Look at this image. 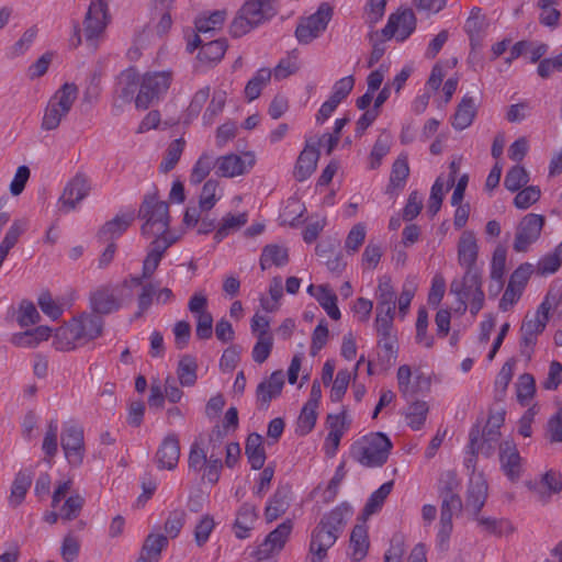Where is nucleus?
<instances>
[{
	"instance_id": "f257e3e1",
	"label": "nucleus",
	"mask_w": 562,
	"mask_h": 562,
	"mask_svg": "<svg viewBox=\"0 0 562 562\" xmlns=\"http://www.w3.org/2000/svg\"><path fill=\"white\" fill-rule=\"evenodd\" d=\"M351 508L341 504L325 514L311 533L308 555L311 562H326L327 551L336 543Z\"/></svg>"
},
{
	"instance_id": "f03ea898",
	"label": "nucleus",
	"mask_w": 562,
	"mask_h": 562,
	"mask_svg": "<svg viewBox=\"0 0 562 562\" xmlns=\"http://www.w3.org/2000/svg\"><path fill=\"white\" fill-rule=\"evenodd\" d=\"M277 13V0H245L229 25V33L233 37H241Z\"/></svg>"
},
{
	"instance_id": "7ed1b4c3",
	"label": "nucleus",
	"mask_w": 562,
	"mask_h": 562,
	"mask_svg": "<svg viewBox=\"0 0 562 562\" xmlns=\"http://www.w3.org/2000/svg\"><path fill=\"white\" fill-rule=\"evenodd\" d=\"M393 443L383 432H371L355 441L350 457L366 468H380L386 463Z\"/></svg>"
},
{
	"instance_id": "20e7f679",
	"label": "nucleus",
	"mask_w": 562,
	"mask_h": 562,
	"mask_svg": "<svg viewBox=\"0 0 562 562\" xmlns=\"http://www.w3.org/2000/svg\"><path fill=\"white\" fill-rule=\"evenodd\" d=\"M138 217L144 221L140 227L144 237L149 238L153 234H164L170 231L169 205L159 199L157 189L144 195Z\"/></svg>"
},
{
	"instance_id": "39448f33",
	"label": "nucleus",
	"mask_w": 562,
	"mask_h": 562,
	"mask_svg": "<svg viewBox=\"0 0 562 562\" xmlns=\"http://www.w3.org/2000/svg\"><path fill=\"white\" fill-rule=\"evenodd\" d=\"M450 292L457 296L459 310L465 311L469 303L471 314L476 315L484 305L481 270H465L461 279L452 280Z\"/></svg>"
},
{
	"instance_id": "423d86ee",
	"label": "nucleus",
	"mask_w": 562,
	"mask_h": 562,
	"mask_svg": "<svg viewBox=\"0 0 562 562\" xmlns=\"http://www.w3.org/2000/svg\"><path fill=\"white\" fill-rule=\"evenodd\" d=\"M78 98V88L75 83H64L49 99L41 127L44 131L56 130L61 120L68 115L75 101Z\"/></svg>"
},
{
	"instance_id": "0eeeda50",
	"label": "nucleus",
	"mask_w": 562,
	"mask_h": 562,
	"mask_svg": "<svg viewBox=\"0 0 562 562\" xmlns=\"http://www.w3.org/2000/svg\"><path fill=\"white\" fill-rule=\"evenodd\" d=\"M111 16L104 0H91L83 19V36L87 46L95 50L103 38Z\"/></svg>"
},
{
	"instance_id": "6e6552de",
	"label": "nucleus",
	"mask_w": 562,
	"mask_h": 562,
	"mask_svg": "<svg viewBox=\"0 0 562 562\" xmlns=\"http://www.w3.org/2000/svg\"><path fill=\"white\" fill-rule=\"evenodd\" d=\"M172 74L170 71L146 72L140 79L139 91L135 98L137 109L146 110L158 102L170 87Z\"/></svg>"
},
{
	"instance_id": "1a4fd4ad",
	"label": "nucleus",
	"mask_w": 562,
	"mask_h": 562,
	"mask_svg": "<svg viewBox=\"0 0 562 562\" xmlns=\"http://www.w3.org/2000/svg\"><path fill=\"white\" fill-rule=\"evenodd\" d=\"M331 15V8L327 3H322L315 13L301 19L295 29V37L299 43L306 45L319 37L327 29Z\"/></svg>"
},
{
	"instance_id": "9d476101",
	"label": "nucleus",
	"mask_w": 562,
	"mask_h": 562,
	"mask_svg": "<svg viewBox=\"0 0 562 562\" xmlns=\"http://www.w3.org/2000/svg\"><path fill=\"white\" fill-rule=\"evenodd\" d=\"M544 225V217L539 214L529 213L519 222L513 248L517 252H525L530 245L536 243L540 237Z\"/></svg>"
},
{
	"instance_id": "9b49d317",
	"label": "nucleus",
	"mask_w": 562,
	"mask_h": 562,
	"mask_svg": "<svg viewBox=\"0 0 562 562\" xmlns=\"http://www.w3.org/2000/svg\"><path fill=\"white\" fill-rule=\"evenodd\" d=\"M60 443L69 464L74 467L80 465L85 456L82 428L77 425H65Z\"/></svg>"
},
{
	"instance_id": "f8f14e48",
	"label": "nucleus",
	"mask_w": 562,
	"mask_h": 562,
	"mask_svg": "<svg viewBox=\"0 0 562 562\" xmlns=\"http://www.w3.org/2000/svg\"><path fill=\"white\" fill-rule=\"evenodd\" d=\"M91 190L89 179L83 173H77L66 184L61 196L59 198V210L68 213L76 209Z\"/></svg>"
},
{
	"instance_id": "ddd939ff",
	"label": "nucleus",
	"mask_w": 562,
	"mask_h": 562,
	"mask_svg": "<svg viewBox=\"0 0 562 562\" xmlns=\"http://www.w3.org/2000/svg\"><path fill=\"white\" fill-rule=\"evenodd\" d=\"M216 175L224 178H234L248 172L255 165V156L245 153L243 156L228 154L215 159Z\"/></svg>"
},
{
	"instance_id": "4468645a",
	"label": "nucleus",
	"mask_w": 562,
	"mask_h": 562,
	"mask_svg": "<svg viewBox=\"0 0 562 562\" xmlns=\"http://www.w3.org/2000/svg\"><path fill=\"white\" fill-rule=\"evenodd\" d=\"M416 29V16L411 9H406L398 14H391L386 25L382 29V35L391 38L396 35L400 42L405 41Z\"/></svg>"
},
{
	"instance_id": "2eb2a0df",
	"label": "nucleus",
	"mask_w": 562,
	"mask_h": 562,
	"mask_svg": "<svg viewBox=\"0 0 562 562\" xmlns=\"http://www.w3.org/2000/svg\"><path fill=\"white\" fill-rule=\"evenodd\" d=\"M321 146L322 139L310 138L306 140L294 167V177L297 181H305L316 170Z\"/></svg>"
},
{
	"instance_id": "dca6fc26",
	"label": "nucleus",
	"mask_w": 562,
	"mask_h": 562,
	"mask_svg": "<svg viewBox=\"0 0 562 562\" xmlns=\"http://www.w3.org/2000/svg\"><path fill=\"white\" fill-rule=\"evenodd\" d=\"M90 308L92 313L102 316L117 312L122 301L115 295L111 285H100L90 293Z\"/></svg>"
},
{
	"instance_id": "f3484780",
	"label": "nucleus",
	"mask_w": 562,
	"mask_h": 562,
	"mask_svg": "<svg viewBox=\"0 0 562 562\" xmlns=\"http://www.w3.org/2000/svg\"><path fill=\"white\" fill-rule=\"evenodd\" d=\"M284 386V374L281 370L274 371L271 375L260 382L256 390V400L259 409H268L272 400L281 395Z\"/></svg>"
},
{
	"instance_id": "a211bd4d",
	"label": "nucleus",
	"mask_w": 562,
	"mask_h": 562,
	"mask_svg": "<svg viewBox=\"0 0 562 562\" xmlns=\"http://www.w3.org/2000/svg\"><path fill=\"white\" fill-rule=\"evenodd\" d=\"M488 20L479 7L472 8L470 15L465 20L463 30L469 36L472 50L482 46V42L488 29Z\"/></svg>"
},
{
	"instance_id": "6ab92c4d",
	"label": "nucleus",
	"mask_w": 562,
	"mask_h": 562,
	"mask_svg": "<svg viewBox=\"0 0 562 562\" xmlns=\"http://www.w3.org/2000/svg\"><path fill=\"white\" fill-rule=\"evenodd\" d=\"M499 461L505 475L510 481L519 480L521 475V457L513 441L499 445Z\"/></svg>"
},
{
	"instance_id": "aec40b11",
	"label": "nucleus",
	"mask_w": 562,
	"mask_h": 562,
	"mask_svg": "<svg viewBox=\"0 0 562 562\" xmlns=\"http://www.w3.org/2000/svg\"><path fill=\"white\" fill-rule=\"evenodd\" d=\"M547 326L546 317H539L532 315H526L522 325L520 327L521 339H520V348L521 353L526 356H530L533 346L537 341V336L540 335Z\"/></svg>"
},
{
	"instance_id": "412c9836",
	"label": "nucleus",
	"mask_w": 562,
	"mask_h": 562,
	"mask_svg": "<svg viewBox=\"0 0 562 562\" xmlns=\"http://www.w3.org/2000/svg\"><path fill=\"white\" fill-rule=\"evenodd\" d=\"M180 458V443L176 434L167 435L156 452L159 469L173 470Z\"/></svg>"
},
{
	"instance_id": "4be33fe9",
	"label": "nucleus",
	"mask_w": 562,
	"mask_h": 562,
	"mask_svg": "<svg viewBox=\"0 0 562 562\" xmlns=\"http://www.w3.org/2000/svg\"><path fill=\"white\" fill-rule=\"evenodd\" d=\"M479 246L473 232L464 231L458 243V262L465 270H480L476 267Z\"/></svg>"
},
{
	"instance_id": "5701e85b",
	"label": "nucleus",
	"mask_w": 562,
	"mask_h": 562,
	"mask_svg": "<svg viewBox=\"0 0 562 562\" xmlns=\"http://www.w3.org/2000/svg\"><path fill=\"white\" fill-rule=\"evenodd\" d=\"M72 321L78 330L77 335H79L83 345L102 335L104 322L101 316L94 313H83Z\"/></svg>"
},
{
	"instance_id": "b1692460",
	"label": "nucleus",
	"mask_w": 562,
	"mask_h": 562,
	"mask_svg": "<svg viewBox=\"0 0 562 562\" xmlns=\"http://www.w3.org/2000/svg\"><path fill=\"white\" fill-rule=\"evenodd\" d=\"M375 299L376 313H396V293L392 285L390 277L382 276L379 278V284L375 291Z\"/></svg>"
},
{
	"instance_id": "393cba45",
	"label": "nucleus",
	"mask_w": 562,
	"mask_h": 562,
	"mask_svg": "<svg viewBox=\"0 0 562 562\" xmlns=\"http://www.w3.org/2000/svg\"><path fill=\"white\" fill-rule=\"evenodd\" d=\"M140 79L137 70L133 67L123 70L116 81L115 93L124 103L135 100V92L139 90Z\"/></svg>"
},
{
	"instance_id": "a878e982",
	"label": "nucleus",
	"mask_w": 562,
	"mask_h": 562,
	"mask_svg": "<svg viewBox=\"0 0 562 562\" xmlns=\"http://www.w3.org/2000/svg\"><path fill=\"white\" fill-rule=\"evenodd\" d=\"M291 487L289 485H280L269 499L265 516L268 521H273L281 515H283L290 507L291 502Z\"/></svg>"
},
{
	"instance_id": "bb28decb",
	"label": "nucleus",
	"mask_w": 562,
	"mask_h": 562,
	"mask_svg": "<svg viewBox=\"0 0 562 562\" xmlns=\"http://www.w3.org/2000/svg\"><path fill=\"white\" fill-rule=\"evenodd\" d=\"M487 482L482 473L470 477L467 506L473 509V514H480L487 498Z\"/></svg>"
},
{
	"instance_id": "cd10ccee",
	"label": "nucleus",
	"mask_w": 562,
	"mask_h": 562,
	"mask_svg": "<svg viewBox=\"0 0 562 562\" xmlns=\"http://www.w3.org/2000/svg\"><path fill=\"white\" fill-rule=\"evenodd\" d=\"M477 113V105L473 97L465 94L457 106L451 119V125L457 131H463L469 127Z\"/></svg>"
},
{
	"instance_id": "c85d7f7f",
	"label": "nucleus",
	"mask_w": 562,
	"mask_h": 562,
	"mask_svg": "<svg viewBox=\"0 0 562 562\" xmlns=\"http://www.w3.org/2000/svg\"><path fill=\"white\" fill-rule=\"evenodd\" d=\"M245 454L252 470H260L266 462L263 438L258 432L248 435L245 443Z\"/></svg>"
},
{
	"instance_id": "c756f323",
	"label": "nucleus",
	"mask_w": 562,
	"mask_h": 562,
	"mask_svg": "<svg viewBox=\"0 0 562 562\" xmlns=\"http://www.w3.org/2000/svg\"><path fill=\"white\" fill-rule=\"evenodd\" d=\"M256 519V506L249 503H244L237 510L236 519L233 526L235 536L238 539L248 538Z\"/></svg>"
},
{
	"instance_id": "7c9ffc66",
	"label": "nucleus",
	"mask_w": 562,
	"mask_h": 562,
	"mask_svg": "<svg viewBox=\"0 0 562 562\" xmlns=\"http://www.w3.org/2000/svg\"><path fill=\"white\" fill-rule=\"evenodd\" d=\"M34 472L32 469L21 470L16 473L9 496V504L13 508L22 504L25 495L31 487Z\"/></svg>"
},
{
	"instance_id": "2f4dec72",
	"label": "nucleus",
	"mask_w": 562,
	"mask_h": 562,
	"mask_svg": "<svg viewBox=\"0 0 562 562\" xmlns=\"http://www.w3.org/2000/svg\"><path fill=\"white\" fill-rule=\"evenodd\" d=\"M134 221L133 213L116 215L108 221L99 231V239L106 241L121 236Z\"/></svg>"
},
{
	"instance_id": "473e14b6",
	"label": "nucleus",
	"mask_w": 562,
	"mask_h": 562,
	"mask_svg": "<svg viewBox=\"0 0 562 562\" xmlns=\"http://www.w3.org/2000/svg\"><path fill=\"white\" fill-rule=\"evenodd\" d=\"M370 547L368 529L363 525H356L350 535L351 559L355 562L362 561Z\"/></svg>"
},
{
	"instance_id": "72a5a7b5",
	"label": "nucleus",
	"mask_w": 562,
	"mask_h": 562,
	"mask_svg": "<svg viewBox=\"0 0 562 562\" xmlns=\"http://www.w3.org/2000/svg\"><path fill=\"white\" fill-rule=\"evenodd\" d=\"M408 176L409 166L407 156L400 155L393 162L386 193L392 194L394 191L402 190L406 184Z\"/></svg>"
},
{
	"instance_id": "f704fd0d",
	"label": "nucleus",
	"mask_w": 562,
	"mask_h": 562,
	"mask_svg": "<svg viewBox=\"0 0 562 562\" xmlns=\"http://www.w3.org/2000/svg\"><path fill=\"white\" fill-rule=\"evenodd\" d=\"M77 327L71 321L60 326L55 334L54 344L58 350H72L78 346H82L81 338L77 335Z\"/></svg>"
},
{
	"instance_id": "c9c22d12",
	"label": "nucleus",
	"mask_w": 562,
	"mask_h": 562,
	"mask_svg": "<svg viewBox=\"0 0 562 562\" xmlns=\"http://www.w3.org/2000/svg\"><path fill=\"white\" fill-rule=\"evenodd\" d=\"M289 261V252L285 247L267 245L260 255V268L267 270L271 266L282 267Z\"/></svg>"
},
{
	"instance_id": "e433bc0d",
	"label": "nucleus",
	"mask_w": 562,
	"mask_h": 562,
	"mask_svg": "<svg viewBox=\"0 0 562 562\" xmlns=\"http://www.w3.org/2000/svg\"><path fill=\"white\" fill-rule=\"evenodd\" d=\"M448 475L450 476L451 480L447 484L445 490L441 492L442 504H441L440 516L441 517L448 516V518L452 519L453 514L457 510L461 509L462 502H461L460 496L453 492V485H457L454 476L451 473H449Z\"/></svg>"
},
{
	"instance_id": "4c0bfd02",
	"label": "nucleus",
	"mask_w": 562,
	"mask_h": 562,
	"mask_svg": "<svg viewBox=\"0 0 562 562\" xmlns=\"http://www.w3.org/2000/svg\"><path fill=\"white\" fill-rule=\"evenodd\" d=\"M393 485V481L385 482L370 495L362 510V517L364 519L376 514L382 508L385 499L392 492Z\"/></svg>"
},
{
	"instance_id": "58836bf2",
	"label": "nucleus",
	"mask_w": 562,
	"mask_h": 562,
	"mask_svg": "<svg viewBox=\"0 0 562 562\" xmlns=\"http://www.w3.org/2000/svg\"><path fill=\"white\" fill-rule=\"evenodd\" d=\"M196 359L191 355H183L178 363L177 374L182 386H193L198 375Z\"/></svg>"
},
{
	"instance_id": "ea45409f",
	"label": "nucleus",
	"mask_w": 562,
	"mask_h": 562,
	"mask_svg": "<svg viewBox=\"0 0 562 562\" xmlns=\"http://www.w3.org/2000/svg\"><path fill=\"white\" fill-rule=\"evenodd\" d=\"M315 299L331 319H340L341 313L337 306V295L327 284H321L317 286Z\"/></svg>"
},
{
	"instance_id": "a19ab883",
	"label": "nucleus",
	"mask_w": 562,
	"mask_h": 562,
	"mask_svg": "<svg viewBox=\"0 0 562 562\" xmlns=\"http://www.w3.org/2000/svg\"><path fill=\"white\" fill-rule=\"evenodd\" d=\"M168 546V537L164 535L149 533L142 547L140 554L146 559L158 562L164 549Z\"/></svg>"
},
{
	"instance_id": "79ce46f5",
	"label": "nucleus",
	"mask_w": 562,
	"mask_h": 562,
	"mask_svg": "<svg viewBox=\"0 0 562 562\" xmlns=\"http://www.w3.org/2000/svg\"><path fill=\"white\" fill-rule=\"evenodd\" d=\"M227 49V41L218 38L205 42L199 50L198 58L201 61L217 63L220 61Z\"/></svg>"
},
{
	"instance_id": "37998d69",
	"label": "nucleus",
	"mask_w": 562,
	"mask_h": 562,
	"mask_svg": "<svg viewBox=\"0 0 562 562\" xmlns=\"http://www.w3.org/2000/svg\"><path fill=\"white\" fill-rule=\"evenodd\" d=\"M186 147V140L180 137L172 140L166 149L165 156L159 165V171L167 173L171 171L181 158Z\"/></svg>"
},
{
	"instance_id": "c03bdc74",
	"label": "nucleus",
	"mask_w": 562,
	"mask_h": 562,
	"mask_svg": "<svg viewBox=\"0 0 562 562\" xmlns=\"http://www.w3.org/2000/svg\"><path fill=\"white\" fill-rule=\"evenodd\" d=\"M473 515L481 530L488 535L501 537L505 532L513 531L510 524L506 519L480 516V514Z\"/></svg>"
},
{
	"instance_id": "a18cd8bd",
	"label": "nucleus",
	"mask_w": 562,
	"mask_h": 562,
	"mask_svg": "<svg viewBox=\"0 0 562 562\" xmlns=\"http://www.w3.org/2000/svg\"><path fill=\"white\" fill-rule=\"evenodd\" d=\"M248 222L247 213L237 215L227 214L222 218V223L215 232L216 243L222 241L231 232L237 231Z\"/></svg>"
},
{
	"instance_id": "49530a36",
	"label": "nucleus",
	"mask_w": 562,
	"mask_h": 562,
	"mask_svg": "<svg viewBox=\"0 0 562 562\" xmlns=\"http://www.w3.org/2000/svg\"><path fill=\"white\" fill-rule=\"evenodd\" d=\"M516 366L515 359L507 360L501 368L495 379V400L503 401L506 395L507 387L513 379L514 369Z\"/></svg>"
},
{
	"instance_id": "de8ad7c7",
	"label": "nucleus",
	"mask_w": 562,
	"mask_h": 562,
	"mask_svg": "<svg viewBox=\"0 0 562 562\" xmlns=\"http://www.w3.org/2000/svg\"><path fill=\"white\" fill-rule=\"evenodd\" d=\"M379 337V360L384 364V368H389L395 363L397 358L396 339L392 336V334Z\"/></svg>"
},
{
	"instance_id": "09e8293b",
	"label": "nucleus",
	"mask_w": 562,
	"mask_h": 562,
	"mask_svg": "<svg viewBox=\"0 0 562 562\" xmlns=\"http://www.w3.org/2000/svg\"><path fill=\"white\" fill-rule=\"evenodd\" d=\"M270 69H259L245 87V97L248 99V101L256 100L260 95L262 88L270 81Z\"/></svg>"
},
{
	"instance_id": "8fccbe9b",
	"label": "nucleus",
	"mask_w": 562,
	"mask_h": 562,
	"mask_svg": "<svg viewBox=\"0 0 562 562\" xmlns=\"http://www.w3.org/2000/svg\"><path fill=\"white\" fill-rule=\"evenodd\" d=\"M480 438V428L474 426L471 428L469 434V443L467 446V457L464 459V467L471 473V476L477 475L476 463H477V453L481 452L477 440Z\"/></svg>"
},
{
	"instance_id": "3c124183",
	"label": "nucleus",
	"mask_w": 562,
	"mask_h": 562,
	"mask_svg": "<svg viewBox=\"0 0 562 562\" xmlns=\"http://www.w3.org/2000/svg\"><path fill=\"white\" fill-rule=\"evenodd\" d=\"M506 265V249L498 246L493 254L491 263V280L496 282V292H499L503 288V278L505 273Z\"/></svg>"
},
{
	"instance_id": "603ef678",
	"label": "nucleus",
	"mask_w": 562,
	"mask_h": 562,
	"mask_svg": "<svg viewBox=\"0 0 562 562\" xmlns=\"http://www.w3.org/2000/svg\"><path fill=\"white\" fill-rule=\"evenodd\" d=\"M213 168H216L213 155L203 153L193 166L190 181L194 184L201 183Z\"/></svg>"
},
{
	"instance_id": "864d4df0",
	"label": "nucleus",
	"mask_w": 562,
	"mask_h": 562,
	"mask_svg": "<svg viewBox=\"0 0 562 562\" xmlns=\"http://www.w3.org/2000/svg\"><path fill=\"white\" fill-rule=\"evenodd\" d=\"M428 414V405L424 401H415L413 402L406 413V422L407 425L413 430H419L426 420Z\"/></svg>"
},
{
	"instance_id": "5fc2aeb1",
	"label": "nucleus",
	"mask_w": 562,
	"mask_h": 562,
	"mask_svg": "<svg viewBox=\"0 0 562 562\" xmlns=\"http://www.w3.org/2000/svg\"><path fill=\"white\" fill-rule=\"evenodd\" d=\"M154 239L147 247V251L154 254L160 258H164L168 248L177 243L178 236L171 231L164 234H153Z\"/></svg>"
},
{
	"instance_id": "6e6d98bb",
	"label": "nucleus",
	"mask_w": 562,
	"mask_h": 562,
	"mask_svg": "<svg viewBox=\"0 0 562 562\" xmlns=\"http://www.w3.org/2000/svg\"><path fill=\"white\" fill-rule=\"evenodd\" d=\"M227 12L226 10H216L212 12L209 16H201L195 21V29L200 34H206L220 29L225 19Z\"/></svg>"
},
{
	"instance_id": "4d7b16f0",
	"label": "nucleus",
	"mask_w": 562,
	"mask_h": 562,
	"mask_svg": "<svg viewBox=\"0 0 562 562\" xmlns=\"http://www.w3.org/2000/svg\"><path fill=\"white\" fill-rule=\"evenodd\" d=\"M528 181V171L524 167L517 165L507 171L504 179V187L510 192H516L527 184Z\"/></svg>"
},
{
	"instance_id": "13d9d810",
	"label": "nucleus",
	"mask_w": 562,
	"mask_h": 562,
	"mask_svg": "<svg viewBox=\"0 0 562 562\" xmlns=\"http://www.w3.org/2000/svg\"><path fill=\"white\" fill-rule=\"evenodd\" d=\"M226 103V92L222 90L214 91L212 99L203 114V123L212 125L216 116L222 113Z\"/></svg>"
},
{
	"instance_id": "bf43d9fd",
	"label": "nucleus",
	"mask_w": 562,
	"mask_h": 562,
	"mask_svg": "<svg viewBox=\"0 0 562 562\" xmlns=\"http://www.w3.org/2000/svg\"><path fill=\"white\" fill-rule=\"evenodd\" d=\"M85 498L79 494L70 495L64 502V504L59 507L60 519L70 521L76 519L83 507Z\"/></svg>"
},
{
	"instance_id": "052dcab7",
	"label": "nucleus",
	"mask_w": 562,
	"mask_h": 562,
	"mask_svg": "<svg viewBox=\"0 0 562 562\" xmlns=\"http://www.w3.org/2000/svg\"><path fill=\"white\" fill-rule=\"evenodd\" d=\"M269 294H270L271 300L261 297L260 304L265 311L274 312L278 310L279 301L283 296V284H282L281 277L278 276V277L272 278L270 285H269Z\"/></svg>"
},
{
	"instance_id": "680f3d73",
	"label": "nucleus",
	"mask_w": 562,
	"mask_h": 562,
	"mask_svg": "<svg viewBox=\"0 0 562 562\" xmlns=\"http://www.w3.org/2000/svg\"><path fill=\"white\" fill-rule=\"evenodd\" d=\"M317 407L304 404L301 414L297 418L296 432L300 436H306L315 427L317 420Z\"/></svg>"
},
{
	"instance_id": "e2e57ef3",
	"label": "nucleus",
	"mask_w": 562,
	"mask_h": 562,
	"mask_svg": "<svg viewBox=\"0 0 562 562\" xmlns=\"http://www.w3.org/2000/svg\"><path fill=\"white\" fill-rule=\"evenodd\" d=\"M536 392L535 379L529 373H524L516 383L517 400L521 405H527Z\"/></svg>"
},
{
	"instance_id": "0e129e2a",
	"label": "nucleus",
	"mask_w": 562,
	"mask_h": 562,
	"mask_svg": "<svg viewBox=\"0 0 562 562\" xmlns=\"http://www.w3.org/2000/svg\"><path fill=\"white\" fill-rule=\"evenodd\" d=\"M156 296V285L151 282L145 283L137 295V311L134 318L142 317L151 306Z\"/></svg>"
},
{
	"instance_id": "69168bd1",
	"label": "nucleus",
	"mask_w": 562,
	"mask_h": 562,
	"mask_svg": "<svg viewBox=\"0 0 562 562\" xmlns=\"http://www.w3.org/2000/svg\"><path fill=\"white\" fill-rule=\"evenodd\" d=\"M541 196V191L537 186H529L522 190H518V193L514 198V205L519 210H526L535 204Z\"/></svg>"
},
{
	"instance_id": "338daca9",
	"label": "nucleus",
	"mask_w": 562,
	"mask_h": 562,
	"mask_svg": "<svg viewBox=\"0 0 562 562\" xmlns=\"http://www.w3.org/2000/svg\"><path fill=\"white\" fill-rule=\"evenodd\" d=\"M501 437V432L497 429L484 428L482 435L477 440V446L485 457H490L495 451L496 445Z\"/></svg>"
},
{
	"instance_id": "774afa93",
	"label": "nucleus",
	"mask_w": 562,
	"mask_h": 562,
	"mask_svg": "<svg viewBox=\"0 0 562 562\" xmlns=\"http://www.w3.org/2000/svg\"><path fill=\"white\" fill-rule=\"evenodd\" d=\"M186 517L187 515L183 509H175L169 513L164 526L167 537L171 539L178 537L186 522Z\"/></svg>"
}]
</instances>
